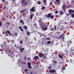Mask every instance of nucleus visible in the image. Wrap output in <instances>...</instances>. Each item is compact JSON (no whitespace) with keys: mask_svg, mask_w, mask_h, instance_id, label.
Segmentation results:
<instances>
[{"mask_svg":"<svg viewBox=\"0 0 74 74\" xmlns=\"http://www.w3.org/2000/svg\"><path fill=\"white\" fill-rule=\"evenodd\" d=\"M28 2L26 0H22L21 1V5L22 7H25L29 4Z\"/></svg>","mask_w":74,"mask_h":74,"instance_id":"f257e3e1","label":"nucleus"},{"mask_svg":"<svg viewBox=\"0 0 74 74\" xmlns=\"http://www.w3.org/2000/svg\"><path fill=\"white\" fill-rule=\"evenodd\" d=\"M69 8V7H67L66 4H65V3H64L62 5V9L64 10V12L66 11V8Z\"/></svg>","mask_w":74,"mask_h":74,"instance_id":"f03ea898","label":"nucleus"},{"mask_svg":"<svg viewBox=\"0 0 74 74\" xmlns=\"http://www.w3.org/2000/svg\"><path fill=\"white\" fill-rule=\"evenodd\" d=\"M52 14L51 13H49L47 15V17L50 18H51V19H53L54 18V16L53 15H52Z\"/></svg>","mask_w":74,"mask_h":74,"instance_id":"7ed1b4c3","label":"nucleus"},{"mask_svg":"<svg viewBox=\"0 0 74 74\" xmlns=\"http://www.w3.org/2000/svg\"><path fill=\"white\" fill-rule=\"evenodd\" d=\"M49 72L50 73H56V71L55 70L53 69L50 70H49Z\"/></svg>","mask_w":74,"mask_h":74,"instance_id":"20e7f679","label":"nucleus"},{"mask_svg":"<svg viewBox=\"0 0 74 74\" xmlns=\"http://www.w3.org/2000/svg\"><path fill=\"white\" fill-rule=\"evenodd\" d=\"M36 8L34 7H33L32 8V9H30V11H31V12H35V9Z\"/></svg>","mask_w":74,"mask_h":74,"instance_id":"39448f33","label":"nucleus"},{"mask_svg":"<svg viewBox=\"0 0 74 74\" xmlns=\"http://www.w3.org/2000/svg\"><path fill=\"white\" fill-rule=\"evenodd\" d=\"M28 68L29 69H31V68H32V66H31V63L30 62H29L27 63Z\"/></svg>","mask_w":74,"mask_h":74,"instance_id":"423d86ee","label":"nucleus"},{"mask_svg":"<svg viewBox=\"0 0 74 74\" xmlns=\"http://www.w3.org/2000/svg\"><path fill=\"white\" fill-rule=\"evenodd\" d=\"M56 1L54 2V4H58V3H59L60 2V0H56Z\"/></svg>","mask_w":74,"mask_h":74,"instance_id":"0eeeda50","label":"nucleus"},{"mask_svg":"<svg viewBox=\"0 0 74 74\" xmlns=\"http://www.w3.org/2000/svg\"><path fill=\"white\" fill-rule=\"evenodd\" d=\"M64 36V34H62V35H61L60 36V38L61 37L62 38H63V40H64V36Z\"/></svg>","mask_w":74,"mask_h":74,"instance_id":"6e6552de","label":"nucleus"},{"mask_svg":"<svg viewBox=\"0 0 74 74\" xmlns=\"http://www.w3.org/2000/svg\"><path fill=\"white\" fill-rule=\"evenodd\" d=\"M43 3H44L45 5H47V0H43Z\"/></svg>","mask_w":74,"mask_h":74,"instance_id":"1a4fd4ad","label":"nucleus"},{"mask_svg":"<svg viewBox=\"0 0 74 74\" xmlns=\"http://www.w3.org/2000/svg\"><path fill=\"white\" fill-rule=\"evenodd\" d=\"M63 14H64V13L63 12V11L60 10V11L59 14H60V15H63Z\"/></svg>","mask_w":74,"mask_h":74,"instance_id":"9d476101","label":"nucleus"},{"mask_svg":"<svg viewBox=\"0 0 74 74\" xmlns=\"http://www.w3.org/2000/svg\"><path fill=\"white\" fill-rule=\"evenodd\" d=\"M42 54L41 53H40L38 54V56L40 58H42Z\"/></svg>","mask_w":74,"mask_h":74,"instance_id":"9b49d317","label":"nucleus"},{"mask_svg":"<svg viewBox=\"0 0 74 74\" xmlns=\"http://www.w3.org/2000/svg\"><path fill=\"white\" fill-rule=\"evenodd\" d=\"M68 11H69V12H70L71 13H73L74 12V11L72 10H69Z\"/></svg>","mask_w":74,"mask_h":74,"instance_id":"f8f14e48","label":"nucleus"},{"mask_svg":"<svg viewBox=\"0 0 74 74\" xmlns=\"http://www.w3.org/2000/svg\"><path fill=\"white\" fill-rule=\"evenodd\" d=\"M20 49L21 50V52H23V50H25V49L24 48H21V47H20Z\"/></svg>","mask_w":74,"mask_h":74,"instance_id":"ddd939ff","label":"nucleus"},{"mask_svg":"<svg viewBox=\"0 0 74 74\" xmlns=\"http://www.w3.org/2000/svg\"><path fill=\"white\" fill-rule=\"evenodd\" d=\"M26 10H21L20 12L21 13H23L24 12H26Z\"/></svg>","mask_w":74,"mask_h":74,"instance_id":"4468645a","label":"nucleus"},{"mask_svg":"<svg viewBox=\"0 0 74 74\" xmlns=\"http://www.w3.org/2000/svg\"><path fill=\"white\" fill-rule=\"evenodd\" d=\"M71 43H72V42L71 41H68L67 42V44L69 45H70L71 44Z\"/></svg>","mask_w":74,"mask_h":74,"instance_id":"2eb2a0df","label":"nucleus"},{"mask_svg":"<svg viewBox=\"0 0 74 74\" xmlns=\"http://www.w3.org/2000/svg\"><path fill=\"white\" fill-rule=\"evenodd\" d=\"M34 59L37 60V59H39V58H38V56H36L34 57Z\"/></svg>","mask_w":74,"mask_h":74,"instance_id":"dca6fc26","label":"nucleus"},{"mask_svg":"<svg viewBox=\"0 0 74 74\" xmlns=\"http://www.w3.org/2000/svg\"><path fill=\"white\" fill-rule=\"evenodd\" d=\"M5 33L6 34H7V33H8L9 34H10V32L8 30H7V32H5Z\"/></svg>","mask_w":74,"mask_h":74,"instance_id":"f3484780","label":"nucleus"},{"mask_svg":"<svg viewBox=\"0 0 74 74\" xmlns=\"http://www.w3.org/2000/svg\"><path fill=\"white\" fill-rule=\"evenodd\" d=\"M58 56H59V58H61V59H63V56H62V55H61L60 54H59L58 55Z\"/></svg>","mask_w":74,"mask_h":74,"instance_id":"a211bd4d","label":"nucleus"},{"mask_svg":"<svg viewBox=\"0 0 74 74\" xmlns=\"http://www.w3.org/2000/svg\"><path fill=\"white\" fill-rule=\"evenodd\" d=\"M33 14H31L30 16V18H31V20L32 19V18H33Z\"/></svg>","mask_w":74,"mask_h":74,"instance_id":"6ab92c4d","label":"nucleus"},{"mask_svg":"<svg viewBox=\"0 0 74 74\" xmlns=\"http://www.w3.org/2000/svg\"><path fill=\"white\" fill-rule=\"evenodd\" d=\"M19 28L22 31V32H23V29H22V27L21 26L19 27Z\"/></svg>","mask_w":74,"mask_h":74,"instance_id":"aec40b11","label":"nucleus"},{"mask_svg":"<svg viewBox=\"0 0 74 74\" xmlns=\"http://www.w3.org/2000/svg\"><path fill=\"white\" fill-rule=\"evenodd\" d=\"M42 28L43 29H44V30H47V28L46 27L44 28V27H42Z\"/></svg>","mask_w":74,"mask_h":74,"instance_id":"412c9836","label":"nucleus"},{"mask_svg":"<svg viewBox=\"0 0 74 74\" xmlns=\"http://www.w3.org/2000/svg\"><path fill=\"white\" fill-rule=\"evenodd\" d=\"M27 34L28 35V36H29V35H30V33L29 32H27Z\"/></svg>","mask_w":74,"mask_h":74,"instance_id":"4be33fe9","label":"nucleus"},{"mask_svg":"<svg viewBox=\"0 0 74 74\" xmlns=\"http://www.w3.org/2000/svg\"><path fill=\"white\" fill-rule=\"evenodd\" d=\"M50 65L51 66H49L48 67V69H51V66H52V64H50Z\"/></svg>","mask_w":74,"mask_h":74,"instance_id":"5701e85b","label":"nucleus"},{"mask_svg":"<svg viewBox=\"0 0 74 74\" xmlns=\"http://www.w3.org/2000/svg\"><path fill=\"white\" fill-rule=\"evenodd\" d=\"M62 70H64L65 69V66H63L62 67Z\"/></svg>","mask_w":74,"mask_h":74,"instance_id":"b1692460","label":"nucleus"},{"mask_svg":"<svg viewBox=\"0 0 74 74\" xmlns=\"http://www.w3.org/2000/svg\"><path fill=\"white\" fill-rule=\"evenodd\" d=\"M24 28L25 29H27V27L25 25L24 26Z\"/></svg>","mask_w":74,"mask_h":74,"instance_id":"393cba45","label":"nucleus"},{"mask_svg":"<svg viewBox=\"0 0 74 74\" xmlns=\"http://www.w3.org/2000/svg\"><path fill=\"white\" fill-rule=\"evenodd\" d=\"M51 41H49L47 42V44H51Z\"/></svg>","mask_w":74,"mask_h":74,"instance_id":"a878e982","label":"nucleus"},{"mask_svg":"<svg viewBox=\"0 0 74 74\" xmlns=\"http://www.w3.org/2000/svg\"><path fill=\"white\" fill-rule=\"evenodd\" d=\"M6 24L8 25H10L11 24L10 23H9L8 22H6Z\"/></svg>","mask_w":74,"mask_h":74,"instance_id":"bb28decb","label":"nucleus"},{"mask_svg":"<svg viewBox=\"0 0 74 74\" xmlns=\"http://www.w3.org/2000/svg\"><path fill=\"white\" fill-rule=\"evenodd\" d=\"M45 9V6L43 7L42 8V10H44Z\"/></svg>","mask_w":74,"mask_h":74,"instance_id":"cd10ccee","label":"nucleus"},{"mask_svg":"<svg viewBox=\"0 0 74 74\" xmlns=\"http://www.w3.org/2000/svg\"><path fill=\"white\" fill-rule=\"evenodd\" d=\"M71 16L72 18H74V13L73 14H71Z\"/></svg>","mask_w":74,"mask_h":74,"instance_id":"c85d7f7f","label":"nucleus"},{"mask_svg":"<svg viewBox=\"0 0 74 74\" xmlns=\"http://www.w3.org/2000/svg\"><path fill=\"white\" fill-rule=\"evenodd\" d=\"M20 43L21 44H22V43H23V41H22V40H21L20 42Z\"/></svg>","mask_w":74,"mask_h":74,"instance_id":"c756f323","label":"nucleus"},{"mask_svg":"<svg viewBox=\"0 0 74 74\" xmlns=\"http://www.w3.org/2000/svg\"><path fill=\"white\" fill-rule=\"evenodd\" d=\"M41 2L40 1H38V4H41Z\"/></svg>","mask_w":74,"mask_h":74,"instance_id":"7c9ffc66","label":"nucleus"},{"mask_svg":"<svg viewBox=\"0 0 74 74\" xmlns=\"http://www.w3.org/2000/svg\"><path fill=\"white\" fill-rule=\"evenodd\" d=\"M20 23H23V20H21L20 21Z\"/></svg>","mask_w":74,"mask_h":74,"instance_id":"2f4dec72","label":"nucleus"},{"mask_svg":"<svg viewBox=\"0 0 74 74\" xmlns=\"http://www.w3.org/2000/svg\"><path fill=\"white\" fill-rule=\"evenodd\" d=\"M57 34H60V32H57Z\"/></svg>","mask_w":74,"mask_h":74,"instance_id":"473e14b6","label":"nucleus"},{"mask_svg":"<svg viewBox=\"0 0 74 74\" xmlns=\"http://www.w3.org/2000/svg\"><path fill=\"white\" fill-rule=\"evenodd\" d=\"M27 70H28L27 69H25L24 70V71L25 72H27Z\"/></svg>","mask_w":74,"mask_h":74,"instance_id":"72a5a7b5","label":"nucleus"},{"mask_svg":"<svg viewBox=\"0 0 74 74\" xmlns=\"http://www.w3.org/2000/svg\"><path fill=\"white\" fill-rule=\"evenodd\" d=\"M51 31H53V30H54V29L52 28L51 29Z\"/></svg>","mask_w":74,"mask_h":74,"instance_id":"f704fd0d","label":"nucleus"},{"mask_svg":"<svg viewBox=\"0 0 74 74\" xmlns=\"http://www.w3.org/2000/svg\"><path fill=\"white\" fill-rule=\"evenodd\" d=\"M46 38L47 40H50V38Z\"/></svg>","mask_w":74,"mask_h":74,"instance_id":"c9c22d12","label":"nucleus"},{"mask_svg":"<svg viewBox=\"0 0 74 74\" xmlns=\"http://www.w3.org/2000/svg\"><path fill=\"white\" fill-rule=\"evenodd\" d=\"M58 11H56V12H55V13L56 14H58Z\"/></svg>","mask_w":74,"mask_h":74,"instance_id":"e433bc0d","label":"nucleus"},{"mask_svg":"<svg viewBox=\"0 0 74 74\" xmlns=\"http://www.w3.org/2000/svg\"><path fill=\"white\" fill-rule=\"evenodd\" d=\"M4 45H6V42H3Z\"/></svg>","mask_w":74,"mask_h":74,"instance_id":"4c0bfd02","label":"nucleus"},{"mask_svg":"<svg viewBox=\"0 0 74 74\" xmlns=\"http://www.w3.org/2000/svg\"><path fill=\"white\" fill-rule=\"evenodd\" d=\"M15 36H17V35H18V34H17L16 33H15Z\"/></svg>","mask_w":74,"mask_h":74,"instance_id":"58836bf2","label":"nucleus"},{"mask_svg":"<svg viewBox=\"0 0 74 74\" xmlns=\"http://www.w3.org/2000/svg\"><path fill=\"white\" fill-rule=\"evenodd\" d=\"M66 15H67V16H69V13H66Z\"/></svg>","mask_w":74,"mask_h":74,"instance_id":"ea45409f","label":"nucleus"},{"mask_svg":"<svg viewBox=\"0 0 74 74\" xmlns=\"http://www.w3.org/2000/svg\"><path fill=\"white\" fill-rule=\"evenodd\" d=\"M6 8L5 7V6L4 7V10H5V9Z\"/></svg>","mask_w":74,"mask_h":74,"instance_id":"a19ab883","label":"nucleus"},{"mask_svg":"<svg viewBox=\"0 0 74 74\" xmlns=\"http://www.w3.org/2000/svg\"><path fill=\"white\" fill-rule=\"evenodd\" d=\"M12 0V1H13V2H15V0Z\"/></svg>","mask_w":74,"mask_h":74,"instance_id":"79ce46f5","label":"nucleus"},{"mask_svg":"<svg viewBox=\"0 0 74 74\" xmlns=\"http://www.w3.org/2000/svg\"><path fill=\"white\" fill-rule=\"evenodd\" d=\"M52 3L51 2L50 3V5H52Z\"/></svg>","mask_w":74,"mask_h":74,"instance_id":"37998d69","label":"nucleus"},{"mask_svg":"<svg viewBox=\"0 0 74 74\" xmlns=\"http://www.w3.org/2000/svg\"><path fill=\"white\" fill-rule=\"evenodd\" d=\"M1 25H2V24L1 23H0V26Z\"/></svg>","mask_w":74,"mask_h":74,"instance_id":"c03bdc74","label":"nucleus"},{"mask_svg":"<svg viewBox=\"0 0 74 74\" xmlns=\"http://www.w3.org/2000/svg\"><path fill=\"white\" fill-rule=\"evenodd\" d=\"M57 63V62L56 61H55V63Z\"/></svg>","mask_w":74,"mask_h":74,"instance_id":"a18cd8bd","label":"nucleus"},{"mask_svg":"<svg viewBox=\"0 0 74 74\" xmlns=\"http://www.w3.org/2000/svg\"><path fill=\"white\" fill-rule=\"evenodd\" d=\"M22 23V25H24V24H25V23H23V22Z\"/></svg>","mask_w":74,"mask_h":74,"instance_id":"49530a36","label":"nucleus"},{"mask_svg":"<svg viewBox=\"0 0 74 74\" xmlns=\"http://www.w3.org/2000/svg\"><path fill=\"white\" fill-rule=\"evenodd\" d=\"M34 40H36V38L34 37Z\"/></svg>","mask_w":74,"mask_h":74,"instance_id":"de8ad7c7","label":"nucleus"},{"mask_svg":"<svg viewBox=\"0 0 74 74\" xmlns=\"http://www.w3.org/2000/svg\"><path fill=\"white\" fill-rule=\"evenodd\" d=\"M52 62H55V60H53Z\"/></svg>","mask_w":74,"mask_h":74,"instance_id":"09e8293b","label":"nucleus"},{"mask_svg":"<svg viewBox=\"0 0 74 74\" xmlns=\"http://www.w3.org/2000/svg\"><path fill=\"white\" fill-rule=\"evenodd\" d=\"M36 25H37V24H36L34 25V26H36Z\"/></svg>","mask_w":74,"mask_h":74,"instance_id":"8fccbe9b","label":"nucleus"},{"mask_svg":"<svg viewBox=\"0 0 74 74\" xmlns=\"http://www.w3.org/2000/svg\"><path fill=\"white\" fill-rule=\"evenodd\" d=\"M44 59H45L46 58V57L45 56L44 57Z\"/></svg>","mask_w":74,"mask_h":74,"instance_id":"3c124183","label":"nucleus"},{"mask_svg":"<svg viewBox=\"0 0 74 74\" xmlns=\"http://www.w3.org/2000/svg\"><path fill=\"white\" fill-rule=\"evenodd\" d=\"M26 57H25V60H26Z\"/></svg>","mask_w":74,"mask_h":74,"instance_id":"603ef678","label":"nucleus"},{"mask_svg":"<svg viewBox=\"0 0 74 74\" xmlns=\"http://www.w3.org/2000/svg\"><path fill=\"white\" fill-rule=\"evenodd\" d=\"M6 36H8V34H6Z\"/></svg>","mask_w":74,"mask_h":74,"instance_id":"864d4df0","label":"nucleus"},{"mask_svg":"<svg viewBox=\"0 0 74 74\" xmlns=\"http://www.w3.org/2000/svg\"><path fill=\"white\" fill-rule=\"evenodd\" d=\"M62 30H63V29H60V30H61V31H62Z\"/></svg>","mask_w":74,"mask_h":74,"instance_id":"5fc2aeb1","label":"nucleus"},{"mask_svg":"<svg viewBox=\"0 0 74 74\" xmlns=\"http://www.w3.org/2000/svg\"><path fill=\"white\" fill-rule=\"evenodd\" d=\"M29 59H30V58H27V60H29Z\"/></svg>","mask_w":74,"mask_h":74,"instance_id":"6e6d98bb","label":"nucleus"},{"mask_svg":"<svg viewBox=\"0 0 74 74\" xmlns=\"http://www.w3.org/2000/svg\"><path fill=\"white\" fill-rule=\"evenodd\" d=\"M70 15H71V13L69 12Z\"/></svg>","mask_w":74,"mask_h":74,"instance_id":"4d7b16f0","label":"nucleus"},{"mask_svg":"<svg viewBox=\"0 0 74 74\" xmlns=\"http://www.w3.org/2000/svg\"><path fill=\"white\" fill-rule=\"evenodd\" d=\"M14 46H15V47H16V45H15Z\"/></svg>","mask_w":74,"mask_h":74,"instance_id":"13d9d810","label":"nucleus"},{"mask_svg":"<svg viewBox=\"0 0 74 74\" xmlns=\"http://www.w3.org/2000/svg\"><path fill=\"white\" fill-rule=\"evenodd\" d=\"M56 26H55L54 27V28H56Z\"/></svg>","mask_w":74,"mask_h":74,"instance_id":"bf43d9fd","label":"nucleus"},{"mask_svg":"<svg viewBox=\"0 0 74 74\" xmlns=\"http://www.w3.org/2000/svg\"><path fill=\"white\" fill-rule=\"evenodd\" d=\"M7 18H8V16H6Z\"/></svg>","mask_w":74,"mask_h":74,"instance_id":"052dcab7","label":"nucleus"},{"mask_svg":"<svg viewBox=\"0 0 74 74\" xmlns=\"http://www.w3.org/2000/svg\"><path fill=\"white\" fill-rule=\"evenodd\" d=\"M2 0V1H5V0Z\"/></svg>","mask_w":74,"mask_h":74,"instance_id":"680f3d73","label":"nucleus"},{"mask_svg":"<svg viewBox=\"0 0 74 74\" xmlns=\"http://www.w3.org/2000/svg\"><path fill=\"white\" fill-rule=\"evenodd\" d=\"M12 42H14V40H12Z\"/></svg>","mask_w":74,"mask_h":74,"instance_id":"e2e57ef3","label":"nucleus"},{"mask_svg":"<svg viewBox=\"0 0 74 74\" xmlns=\"http://www.w3.org/2000/svg\"><path fill=\"white\" fill-rule=\"evenodd\" d=\"M39 22H41V20H39Z\"/></svg>","mask_w":74,"mask_h":74,"instance_id":"0e129e2a","label":"nucleus"},{"mask_svg":"<svg viewBox=\"0 0 74 74\" xmlns=\"http://www.w3.org/2000/svg\"><path fill=\"white\" fill-rule=\"evenodd\" d=\"M35 61L36 62V61H37V60H35Z\"/></svg>","mask_w":74,"mask_h":74,"instance_id":"69168bd1","label":"nucleus"},{"mask_svg":"<svg viewBox=\"0 0 74 74\" xmlns=\"http://www.w3.org/2000/svg\"><path fill=\"white\" fill-rule=\"evenodd\" d=\"M17 47V49H18V47Z\"/></svg>","mask_w":74,"mask_h":74,"instance_id":"338daca9","label":"nucleus"},{"mask_svg":"<svg viewBox=\"0 0 74 74\" xmlns=\"http://www.w3.org/2000/svg\"><path fill=\"white\" fill-rule=\"evenodd\" d=\"M73 1L74 2V0H73Z\"/></svg>","mask_w":74,"mask_h":74,"instance_id":"774afa93","label":"nucleus"}]
</instances>
